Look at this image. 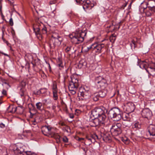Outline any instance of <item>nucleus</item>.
I'll return each instance as SVG.
<instances>
[{
    "label": "nucleus",
    "mask_w": 155,
    "mask_h": 155,
    "mask_svg": "<svg viewBox=\"0 0 155 155\" xmlns=\"http://www.w3.org/2000/svg\"><path fill=\"white\" fill-rule=\"evenodd\" d=\"M72 43L75 44H78L83 42L84 39H87L88 41L92 42L94 37L91 36L89 33H87L85 31L82 30H76L69 35Z\"/></svg>",
    "instance_id": "1"
},
{
    "label": "nucleus",
    "mask_w": 155,
    "mask_h": 155,
    "mask_svg": "<svg viewBox=\"0 0 155 155\" xmlns=\"http://www.w3.org/2000/svg\"><path fill=\"white\" fill-rule=\"evenodd\" d=\"M62 41V37L58 34L53 33L49 42V45L50 48L54 49L56 47L59 46Z\"/></svg>",
    "instance_id": "2"
},
{
    "label": "nucleus",
    "mask_w": 155,
    "mask_h": 155,
    "mask_svg": "<svg viewBox=\"0 0 155 155\" xmlns=\"http://www.w3.org/2000/svg\"><path fill=\"white\" fill-rule=\"evenodd\" d=\"M122 114V112L116 107L111 108L108 113L109 117L116 121H118L121 120Z\"/></svg>",
    "instance_id": "3"
},
{
    "label": "nucleus",
    "mask_w": 155,
    "mask_h": 155,
    "mask_svg": "<svg viewBox=\"0 0 155 155\" xmlns=\"http://www.w3.org/2000/svg\"><path fill=\"white\" fill-rule=\"evenodd\" d=\"M76 1L78 4L82 5L85 11L87 9H91L94 6V4L91 3L89 0H76Z\"/></svg>",
    "instance_id": "4"
},
{
    "label": "nucleus",
    "mask_w": 155,
    "mask_h": 155,
    "mask_svg": "<svg viewBox=\"0 0 155 155\" xmlns=\"http://www.w3.org/2000/svg\"><path fill=\"white\" fill-rule=\"evenodd\" d=\"M81 89L80 90L79 92L80 93V96H79V94H78L79 100H85L89 99L91 96V92L89 90H86L84 89L81 91Z\"/></svg>",
    "instance_id": "5"
},
{
    "label": "nucleus",
    "mask_w": 155,
    "mask_h": 155,
    "mask_svg": "<svg viewBox=\"0 0 155 155\" xmlns=\"http://www.w3.org/2000/svg\"><path fill=\"white\" fill-rule=\"evenodd\" d=\"M105 46L104 44H98L94 43L92 44L89 47H87L88 50L92 49L96 52L101 53L103 48Z\"/></svg>",
    "instance_id": "6"
},
{
    "label": "nucleus",
    "mask_w": 155,
    "mask_h": 155,
    "mask_svg": "<svg viewBox=\"0 0 155 155\" xmlns=\"http://www.w3.org/2000/svg\"><path fill=\"white\" fill-rule=\"evenodd\" d=\"M135 109L134 104L132 103L129 102L126 103L124 107V109L127 113H130L134 111Z\"/></svg>",
    "instance_id": "7"
},
{
    "label": "nucleus",
    "mask_w": 155,
    "mask_h": 155,
    "mask_svg": "<svg viewBox=\"0 0 155 155\" xmlns=\"http://www.w3.org/2000/svg\"><path fill=\"white\" fill-rule=\"evenodd\" d=\"M41 19L38 18L36 19V24L33 27V30L35 32L36 35L41 34V32L40 30L41 29V28L40 25V24Z\"/></svg>",
    "instance_id": "8"
},
{
    "label": "nucleus",
    "mask_w": 155,
    "mask_h": 155,
    "mask_svg": "<svg viewBox=\"0 0 155 155\" xmlns=\"http://www.w3.org/2000/svg\"><path fill=\"white\" fill-rule=\"evenodd\" d=\"M41 131L43 134L45 136H48L52 134V128L50 126H43L42 127Z\"/></svg>",
    "instance_id": "9"
},
{
    "label": "nucleus",
    "mask_w": 155,
    "mask_h": 155,
    "mask_svg": "<svg viewBox=\"0 0 155 155\" xmlns=\"http://www.w3.org/2000/svg\"><path fill=\"white\" fill-rule=\"evenodd\" d=\"M26 83L24 81H22L20 84V85L18 87V89L19 91V94L21 97H23L26 94V89L25 86L26 85Z\"/></svg>",
    "instance_id": "10"
},
{
    "label": "nucleus",
    "mask_w": 155,
    "mask_h": 155,
    "mask_svg": "<svg viewBox=\"0 0 155 155\" xmlns=\"http://www.w3.org/2000/svg\"><path fill=\"white\" fill-rule=\"evenodd\" d=\"M103 113V111L101 109L96 107L92 110L91 114L94 117V118H97Z\"/></svg>",
    "instance_id": "11"
},
{
    "label": "nucleus",
    "mask_w": 155,
    "mask_h": 155,
    "mask_svg": "<svg viewBox=\"0 0 155 155\" xmlns=\"http://www.w3.org/2000/svg\"><path fill=\"white\" fill-rule=\"evenodd\" d=\"M146 71L150 75H155V63H152L148 65Z\"/></svg>",
    "instance_id": "12"
},
{
    "label": "nucleus",
    "mask_w": 155,
    "mask_h": 155,
    "mask_svg": "<svg viewBox=\"0 0 155 155\" xmlns=\"http://www.w3.org/2000/svg\"><path fill=\"white\" fill-rule=\"evenodd\" d=\"M19 110L20 111V114L23 113L24 109L21 107H14L13 106H9L7 109V111L8 113H15L17 110Z\"/></svg>",
    "instance_id": "13"
},
{
    "label": "nucleus",
    "mask_w": 155,
    "mask_h": 155,
    "mask_svg": "<svg viewBox=\"0 0 155 155\" xmlns=\"http://www.w3.org/2000/svg\"><path fill=\"white\" fill-rule=\"evenodd\" d=\"M141 114L143 117L149 119L152 116V113L149 108H146L142 110Z\"/></svg>",
    "instance_id": "14"
},
{
    "label": "nucleus",
    "mask_w": 155,
    "mask_h": 155,
    "mask_svg": "<svg viewBox=\"0 0 155 155\" xmlns=\"http://www.w3.org/2000/svg\"><path fill=\"white\" fill-rule=\"evenodd\" d=\"M78 86L76 85L74 83L70 82L69 85L68 86V89L69 91H71V93L73 94H74L76 93V91L78 87Z\"/></svg>",
    "instance_id": "15"
},
{
    "label": "nucleus",
    "mask_w": 155,
    "mask_h": 155,
    "mask_svg": "<svg viewBox=\"0 0 155 155\" xmlns=\"http://www.w3.org/2000/svg\"><path fill=\"white\" fill-rule=\"evenodd\" d=\"M143 11L146 16H150L155 13V8L147 6L146 8H144Z\"/></svg>",
    "instance_id": "16"
},
{
    "label": "nucleus",
    "mask_w": 155,
    "mask_h": 155,
    "mask_svg": "<svg viewBox=\"0 0 155 155\" xmlns=\"http://www.w3.org/2000/svg\"><path fill=\"white\" fill-rule=\"evenodd\" d=\"M13 150L14 153L15 154H22L23 155V154L25 152H28V151L26 152L24 151V149L23 147L19 146H15L13 149Z\"/></svg>",
    "instance_id": "17"
},
{
    "label": "nucleus",
    "mask_w": 155,
    "mask_h": 155,
    "mask_svg": "<svg viewBox=\"0 0 155 155\" xmlns=\"http://www.w3.org/2000/svg\"><path fill=\"white\" fill-rule=\"evenodd\" d=\"M122 22L120 21L116 26L114 25L112 23L111 25L107 26V28H109V31L113 32L115 30H117L120 28V24Z\"/></svg>",
    "instance_id": "18"
},
{
    "label": "nucleus",
    "mask_w": 155,
    "mask_h": 155,
    "mask_svg": "<svg viewBox=\"0 0 155 155\" xmlns=\"http://www.w3.org/2000/svg\"><path fill=\"white\" fill-rule=\"evenodd\" d=\"M110 132L113 136H117L122 133L121 129H117L112 127L110 129Z\"/></svg>",
    "instance_id": "19"
},
{
    "label": "nucleus",
    "mask_w": 155,
    "mask_h": 155,
    "mask_svg": "<svg viewBox=\"0 0 155 155\" xmlns=\"http://www.w3.org/2000/svg\"><path fill=\"white\" fill-rule=\"evenodd\" d=\"M148 131L150 136L155 137V125L150 124L148 127Z\"/></svg>",
    "instance_id": "20"
},
{
    "label": "nucleus",
    "mask_w": 155,
    "mask_h": 155,
    "mask_svg": "<svg viewBox=\"0 0 155 155\" xmlns=\"http://www.w3.org/2000/svg\"><path fill=\"white\" fill-rule=\"evenodd\" d=\"M102 139L106 143H109L111 141V137L108 133H104L103 134Z\"/></svg>",
    "instance_id": "21"
},
{
    "label": "nucleus",
    "mask_w": 155,
    "mask_h": 155,
    "mask_svg": "<svg viewBox=\"0 0 155 155\" xmlns=\"http://www.w3.org/2000/svg\"><path fill=\"white\" fill-rule=\"evenodd\" d=\"M138 64L140 68L142 69H144L146 71L148 67L147 63L144 61H141L139 60L138 61Z\"/></svg>",
    "instance_id": "22"
},
{
    "label": "nucleus",
    "mask_w": 155,
    "mask_h": 155,
    "mask_svg": "<svg viewBox=\"0 0 155 155\" xmlns=\"http://www.w3.org/2000/svg\"><path fill=\"white\" fill-rule=\"evenodd\" d=\"M145 4L147 6L155 8V0H147Z\"/></svg>",
    "instance_id": "23"
},
{
    "label": "nucleus",
    "mask_w": 155,
    "mask_h": 155,
    "mask_svg": "<svg viewBox=\"0 0 155 155\" xmlns=\"http://www.w3.org/2000/svg\"><path fill=\"white\" fill-rule=\"evenodd\" d=\"M98 87L104 88L107 85V81L105 79H103L102 81L96 84Z\"/></svg>",
    "instance_id": "24"
},
{
    "label": "nucleus",
    "mask_w": 155,
    "mask_h": 155,
    "mask_svg": "<svg viewBox=\"0 0 155 155\" xmlns=\"http://www.w3.org/2000/svg\"><path fill=\"white\" fill-rule=\"evenodd\" d=\"M36 108L38 110H40L42 112H45V110L44 109V107L42 105V103L40 102L37 103L36 104Z\"/></svg>",
    "instance_id": "25"
},
{
    "label": "nucleus",
    "mask_w": 155,
    "mask_h": 155,
    "mask_svg": "<svg viewBox=\"0 0 155 155\" xmlns=\"http://www.w3.org/2000/svg\"><path fill=\"white\" fill-rule=\"evenodd\" d=\"M97 93L100 97L103 98L105 97L107 91L106 89H103L99 91Z\"/></svg>",
    "instance_id": "26"
},
{
    "label": "nucleus",
    "mask_w": 155,
    "mask_h": 155,
    "mask_svg": "<svg viewBox=\"0 0 155 155\" xmlns=\"http://www.w3.org/2000/svg\"><path fill=\"white\" fill-rule=\"evenodd\" d=\"M132 120H124L122 122L123 126L124 127H129L132 124Z\"/></svg>",
    "instance_id": "27"
},
{
    "label": "nucleus",
    "mask_w": 155,
    "mask_h": 155,
    "mask_svg": "<svg viewBox=\"0 0 155 155\" xmlns=\"http://www.w3.org/2000/svg\"><path fill=\"white\" fill-rule=\"evenodd\" d=\"M46 92V89H40L39 90L35 91H34L33 93V95H39L41 94H44Z\"/></svg>",
    "instance_id": "28"
},
{
    "label": "nucleus",
    "mask_w": 155,
    "mask_h": 155,
    "mask_svg": "<svg viewBox=\"0 0 155 155\" xmlns=\"http://www.w3.org/2000/svg\"><path fill=\"white\" fill-rule=\"evenodd\" d=\"M92 123H94V124L92 125V126L94 127H96L98 125H101V124L98 117L97 118H94V119L92 122Z\"/></svg>",
    "instance_id": "29"
},
{
    "label": "nucleus",
    "mask_w": 155,
    "mask_h": 155,
    "mask_svg": "<svg viewBox=\"0 0 155 155\" xmlns=\"http://www.w3.org/2000/svg\"><path fill=\"white\" fill-rule=\"evenodd\" d=\"M53 136L55 139L57 143H60L61 140V137L57 133H54L53 134Z\"/></svg>",
    "instance_id": "30"
},
{
    "label": "nucleus",
    "mask_w": 155,
    "mask_h": 155,
    "mask_svg": "<svg viewBox=\"0 0 155 155\" xmlns=\"http://www.w3.org/2000/svg\"><path fill=\"white\" fill-rule=\"evenodd\" d=\"M106 118V116L103 113L98 117L101 123L102 124H104V121L105 120Z\"/></svg>",
    "instance_id": "31"
},
{
    "label": "nucleus",
    "mask_w": 155,
    "mask_h": 155,
    "mask_svg": "<svg viewBox=\"0 0 155 155\" xmlns=\"http://www.w3.org/2000/svg\"><path fill=\"white\" fill-rule=\"evenodd\" d=\"M40 25L41 28V31H40L41 32V33H42L43 34H46L47 32V29L44 26L43 23L41 21L40 24Z\"/></svg>",
    "instance_id": "32"
},
{
    "label": "nucleus",
    "mask_w": 155,
    "mask_h": 155,
    "mask_svg": "<svg viewBox=\"0 0 155 155\" xmlns=\"http://www.w3.org/2000/svg\"><path fill=\"white\" fill-rule=\"evenodd\" d=\"M121 118L122 119L123 121L130 120H132L129 117V115L127 113L124 114H122Z\"/></svg>",
    "instance_id": "33"
},
{
    "label": "nucleus",
    "mask_w": 155,
    "mask_h": 155,
    "mask_svg": "<svg viewBox=\"0 0 155 155\" xmlns=\"http://www.w3.org/2000/svg\"><path fill=\"white\" fill-rule=\"evenodd\" d=\"M91 137L92 140V143H94L97 140L100 139L99 137L96 134H91Z\"/></svg>",
    "instance_id": "34"
},
{
    "label": "nucleus",
    "mask_w": 155,
    "mask_h": 155,
    "mask_svg": "<svg viewBox=\"0 0 155 155\" xmlns=\"http://www.w3.org/2000/svg\"><path fill=\"white\" fill-rule=\"evenodd\" d=\"M92 100L94 101H98L99 99V98L100 97L97 93L94 94L92 95Z\"/></svg>",
    "instance_id": "35"
},
{
    "label": "nucleus",
    "mask_w": 155,
    "mask_h": 155,
    "mask_svg": "<svg viewBox=\"0 0 155 155\" xmlns=\"http://www.w3.org/2000/svg\"><path fill=\"white\" fill-rule=\"evenodd\" d=\"M121 140L125 144H128L130 143V140L126 137H121Z\"/></svg>",
    "instance_id": "36"
},
{
    "label": "nucleus",
    "mask_w": 155,
    "mask_h": 155,
    "mask_svg": "<svg viewBox=\"0 0 155 155\" xmlns=\"http://www.w3.org/2000/svg\"><path fill=\"white\" fill-rule=\"evenodd\" d=\"M74 47L71 45L68 46L65 49V51L67 53H69L71 51L74 50Z\"/></svg>",
    "instance_id": "37"
},
{
    "label": "nucleus",
    "mask_w": 155,
    "mask_h": 155,
    "mask_svg": "<svg viewBox=\"0 0 155 155\" xmlns=\"http://www.w3.org/2000/svg\"><path fill=\"white\" fill-rule=\"evenodd\" d=\"M137 41H135L134 40H132L131 41V43H130V45L131 48H134V49L137 46Z\"/></svg>",
    "instance_id": "38"
},
{
    "label": "nucleus",
    "mask_w": 155,
    "mask_h": 155,
    "mask_svg": "<svg viewBox=\"0 0 155 155\" xmlns=\"http://www.w3.org/2000/svg\"><path fill=\"white\" fill-rule=\"evenodd\" d=\"M103 79H105L103 77L101 76H99L96 77L95 78V82L96 84H98L102 81Z\"/></svg>",
    "instance_id": "39"
},
{
    "label": "nucleus",
    "mask_w": 155,
    "mask_h": 155,
    "mask_svg": "<svg viewBox=\"0 0 155 155\" xmlns=\"http://www.w3.org/2000/svg\"><path fill=\"white\" fill-rule=\"evenodd\" d=\"M141 126L139 122H136L133 126L134 128H136V129H139L141 128Z\"/></svg>",
    "instance_id": "40"
},
{
    "label": "nucleus",
    "mask_w": 155,
    "mask_h": 155,
    "mask_svg": "<svg viewBox=\"0 0 155 155\" xmlns=\"http://www.w3.org/2000/svg\"><path fill=\"white\" fill-rule=\"evenodd\" d=\"M71 82L74 83L76 85H77L78 86H79L78 80L77 78H75L74 77H73L71 78Z\"/></svg>",
    "instance_id": "41"
},
{
    "label": "nucleus",
    "mask_w": 155,
    "mask_h": 155,
    "mask_svg": "<svg viewBox=\"0 0 155 155\" xmlns=\"http://www.w3.org/2000/svg\"><path fill=\"white\" fill-rule=\"evenodd\" d=\"M121 124L120 123H117L116 124L112 125V127H115L117 129H121Z\"/></svg>",
    "instance_id": "42"
},
{
    "label": "nucleus",
    "mask_w": 155,
    "mask_h": 155,
    "mask_svg": "<svg viewBox=\"0 0 155 155\" xmlns=\"http://www.w3.org/2000/svg\"><path fill=\"white\" fill-rule=\"evenodd\" d=\"M116 39V37L114 35V34L112 35L110 37V41L112 43L114 42Z\"/></svg>",
    "instance_id": "43"
},
{
    "label": "nucleus",
    "mask_w": 155,
    "mask_h": 155,
    "mask_svg": "<svg viewBox=\"0 0 155 155\" xmlns=\"http://www.w3.org/2000/svg\"><path fill=\"white\" fill-rule=\"evenodd\" d=\"M53 92H57V85L56 83H54L53 84L52 87Z\"/></svg>",
    "instance_id": "44"
},
{
    "label": "nucleus",
    "mask_w": 155,
    "mask_h": 155,
    "mask_svg": "<svg viewBox=\"0 0 155 155\" xmlns=\"http://www.w3.org/2000/svg\"><path fill=\"white\" fill-rule=\"evenodd\" d=\"M86 63V62H83L82 61H80L78 65V67L81 68L83 66H85Z\"/></svg>",
    "instance_id": "45"
},
{
    "label": "nucleus",
    "mask_w": 155,
    "mask_h": 155,
    "mask_svg": "<svg viewBox=\"0 0 155 155\" xmlns=\"http://www.w3.org/2000/svg\"><path fill=\"white\" fill-rule=\"evenodd\" d=\"M57 92H53V97L54 100H56L57 99L58 97L57 94Z\"/></svg>",
    "instance_id": "46"
},
{
    "label": "nucleus",
    "mask_w": 155,
    "mask_h": 155,
    "mask_svg": "<svg viewBox=\"0 0 155 155\" xmlns=\"http://www.w3.org/2000/svg\"><path fill=\"white\" fill-rule=\"evenodd\" d=\"M23 155H36V154L34 153H31V152H25Z\"/></svg>",
    "instance_id": "47"
},
{
    "label": "nucleus",
    "mask_w": 155,
    "mask_h": 155,
    "mask_svg": "<svg viewBox=\"0 0 155 155\" xmlns=\"http://www.w3.org/2000/svg\"><path fill=\"white\" fill-rule=\"evenodd\" d=\"M62 139L63 141L65 143H67L68 142V138L66 136L64 137L63 138H61V139Z\"/></svg>",
    "instance_id": "48"
},
{
    "label": "nucleus",
    "mask_w": 155,
    "mask_h": 155,
    "mask_svg": "<svg viewBox=\"0 0 155 155\" xmlns=\"http://www.w3.org/2000/svg\"><path fill=\"white\" fill-rule=\"evenodd\" d=\"M9 24L10 25L12 26L13 25V22L12 18H11L9 20Z\"/></svg>",
    "instance_id": "49"
},
{
    "label": "nucleus",
    "mask_w": 155,
    "mask_h": 155,
    "mask_svg": "<svg viewBox=\"0 0 155 155\" xmlns=\"http://www.w3.org/2000/svg\"><path fill=\"white\" fill-rule=\"evenodd\" d=\"M2 94L4 95H7V91L5 89H3L2 91Z\"/></svg>",
    "instance_id": "50"
},
{
    "label": "nucleus",
    "mask_w": 155,
    "mask_h": 155,
    "mask_svg": "<svg viewBox=\"0 0 155 155\" xmlns=\"http://www.w3.org/2000/svg\"><path fill=\"white\" fill-rule=\"evenodd\" d=\"M86 138L88 140L90 141L91 143H92V138L91 137V136L90 137L87 136L86 137Z\"/></svg>",
    "instance_id": "51"
},
{
    "label": "nucleus",
    "mask_w": 155,
    "mask_h": 155,
    "mask_svg": "<svg viewBox=\"0 0 155 155\" xmlns=\"http://www.w3.org/2000/svg\"><path fill=\"white\" fill-rule=\"evenodd\" d=\"M57 63H58V64H60L62 63V61H61V58H58V60L57 61Z\"/></svg>",
    "instance_id": "52"
},
{
    "label": "nucleus",
    "mask_w": 155,
    "mask_h": 155,
    "mask_svg": "<svg viewBox=\"0 0 155 155\" xmlns=\"http://www.w3.org/2000/svg\"><path fill=\"white\" fill-rule=\"evenodd\" d=\"M31 122H32V124L33 125H36L37 124L35 119H34V120H31Z\"/></svg>",
    "instance_id": "53"
},
{
    "label": "nucleus",
    "mask_w": 155,
    "mask_h": 155,
    "mask_svg": "<svg viewBox=\"0 0 155 155\" xmlns=\"http://www.w3.org/2000/svg\"><path fill=\"white\" fill-rule=\"evenodd\" d=\"M5 125L1 123L0 124V127L2 128H4L5 127Z\"/></svg>",
    "instance_id": "54"
},
{
    "label": "nucleus",
    "mask_w": 155,
    "mask_h": 155,
    "mask_svg": "<svg viewBox=\"0 0 155 155\" xmlns=\"http://www.w3.org/2000/svg\"><path fill=\"white\" fill-rule=\"evenodd\" d=\"M58 67L60 68H63L64 67L63 64V63L60 64H58Z\"/></svg>",
    "instance_id": "55"
},
{
    "label": "nucleus",
    "mask_w": 155,
    "mask_h": 155,
    "mask_svg": "<svg viewBox=\"0 0 155 155\" xmlns=\"http://www.w3.org/2000/svg\"><path fill=\"white\" fill-rule=\"evenodd\" d=\"M77 140L79 141H82V140H84V138H82L78 137Z\"/></svg>",
    "instance_id": "56"
},
{
    "label": "nucleus",
    "mask_w": 155,
    "mask_h": 155,
    "mask_svg": "<svg viewBox=\"0 0 155 155\" xmlns=\"http://www.w3.org/2000/svg\"><path fill=\"white\" fill-rule=\"evenodd\" d=\"M3 39L4 42L6 43L7 44V45L8 46V45L9 44V43H8V42L5 39Z\"/></svg>",
    "instance_id": "57"
},
{
    "label": "nucleus",
    "mask_w": 155,
    "mask_h": 155,
    "mask_svg": "<svg viewBox=\"0 0 155 155\" xmlns=\"http://www.w3.org/2000/svg\"><path fill=\"white\" fill-rule=\"evenodd\" d=\"M26 68H28V69L30 68V65L29 63L27 64L25 66Z\"/></svg>",
    "instance_id": "58"
},
{
    "label": "nucleus",
    "mask_w": 155,
    "mask_h": 155,
    "mask_svg": "<svg viewBox=\"0 0 155 155\" xmlns=\"http://www.w3.org/2000/svg\"><path fill=\"white\" fill-rule=\"evenodd\" d=\"M0 53L3 54L5 56H8V57L9 56V55L8 54L4 53L2 51H0Z\"/></svg>",
    "instance_id": "59"
},
{
    "label": "nucleus",
    "mask_w": 155,
    "mask_h": 155,
    "mask_svg": "<svg viewBox=\"0 0 155 155\" xmlns=\"http://www.w3.org/2000/svg\"><path fill=\"white\" fill-rule=\"evenodd\" d=\"M56 107L54 105H53L52 107V109L53 110H54V111L55 112V108Z\"/></svg>",
    "instance_id": "60"
},
{
    "label": "nucleus",
    "mask_w": 155,
    "mask_h": 155,
    "mask_svg": "<svg viewBox=\"0 0 155 155\" xmlns=\"http://www.w3.org/2000/svg\"><path fill=\"white\" fill-rule=\"evenodd\" d=\"M69 117L71 118H73L74 117V116L73 114H70L69 115Z\"/></svg>",
    "instance_id": "61"
},
{
    "label": "nucleus",
    "mask_w": 155,
    "mask_h": 155,
    "mask_svg": "<svg viewBox=\"0 0 155 155\" xmlns=\"http://www.w3.org/2000/svg\"><path fill=\"white\" fill-rule=\"evenodd\" d=\"M60 124L62 126H63L65 125L64 123L63 122H60Z\"/></svg>",
    "instance_id": "62"
},
{
    "label": "nucleus",
    "mask_w": 155,
    "mask_h": 155,
    "mask_svg": "<svg viewBox=\"0 0 155 155\" xmlns=\"http://www.w3.org/2000/svg\"><path fill=\"white\" fill-rule=\"evenodd\" d=\"M12 35H13L15 33V31L13 29V28H12Z\"/></svg>",
    "instance_id": "63"
},
{
    "label": "nucleus",
    "mask_w": 155,
    "mask_h": 155,
    "mask_svg": "<svg viewBox=\"0 0 155 155\" xmlns=\"http://www.w3.org/2000/svg\"><path fill=\"white\" fill-rule=\"evenodd\" d=\"M30 114H31L30 117L31 118H32L33 116V115H34V114H32L31 112H30Z\"/></svg>",
    "instance_id": "64"
}]
</instances>
